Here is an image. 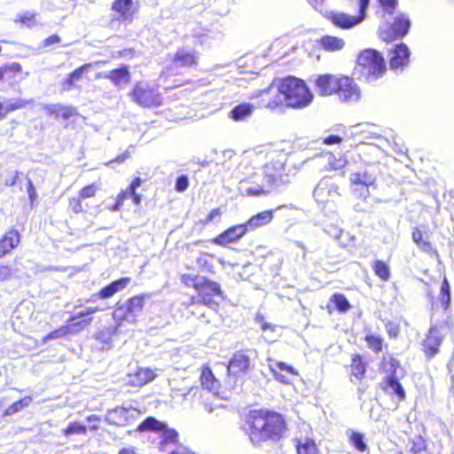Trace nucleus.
Instances as JSON below:
<instances>
[{
  "mask_svg": "<svg viewBox=\"0 0 454 454\" xmlns=\"http://www.w3.org/2000/svg\"><path fill=\"white\" fill-rule=\"evenodd\" d=\"M340 76L333 74H321L315 80V90L323 97L330 96L336 93Z\"/></svg>",
  "mask_w": 454,
  "mask_h": 454,
  "instance_id": "nucleus-17",
  "label": "nucleus"
},
{
  "mask_svg": "<svg viewBox=\"0 0 454 454\" xmlns=\"http://www.w3.org/2000/svg\"><path fill=\"white\" fill-rule=\"evenodd\" d=\"M319 43L321 47L327 51H340L345 45V42L342 38L331 35L323 36Z\"/></svg>",
  "mask_w": 454,
  "mask_h": 454,
  "instance_id": "nucleus-31",
  "label": "nucleus"
},
{
  "mask_svg": "<svg viewBox=\"0 0 454 454\" xmlns=\"http://www.w3.org/2000/svg\"><path fill=\"white\" fill-rule=\"evenodd\" d=\"M12 276V270L9 266L2 265L0 266V280L5 281L10 279Z\"/></svg>",
  "mask_w": 454,
  "mask_h": 454,
  "instance_id": "nucleus-61",
  "label": "nucleus"
},
{
  "mask_svg": "<svg viewBox=\"0 0 454 454\" xmlns=\"http://www.w3.org/2000/svg\"><path fill=\"white\" fill-rule=\"evenodd\" d=\"M196 64V56L193 52L186 51L185 50H179L176 53L172 66L170 67V72L173 74H178V67H192Z\"/></svg>",
  "mask_w": 454,
  "mask_h": 454,
  "instance_id": "nucleus-21",
  "label": "nucleus"
},
{
  "mask_svg": "<svg viewBox=\"0 0 454 454\" xmlns=\"http://www.w3.org/2000/svg\"><path fill=\"white\" fill-rule=\"evenodd\" d=\"M325 231L333 239H339L342 235V230L336 226H329Z\"/></svg>",
  "mask_w": 454,
  "mask_h": 454,
  "instance_id": "nucleus-62",
  "label": "nucleus"
},
{
  "mask_svg": "<svg viewBox=\"0 0 454 454\" xmlns=\"http://www.w3.org/2000/svg\"><path fill=\"white\" fill-rule=\"evenodd\" d=\"M128 96L133 103L145 108L158 107L162 105L163 101L159 89L147 82H137Z\"/></svg>",
  "mask_w": 454,
  "mask_h": 454,
  "instance_id": "nucleus-5",
  "label": "nucleus"
},
{
  "mask_svg": "<svg viewBox=\"0 0 454 454\" xmlns=\"http://www.w3.org/2000/svg\"><path fill=\"white\" fill-rule=\"evenodd\" d=\"M399 362L393 357H385L382 361V369L387 373V380L389 378L398 379Z\"/></svg>",
  "mask_w": 454,
  "mask_h": 454,
  "instance_id": "nucleus-34",
  "label": "nucleus"
},
{
  "mask_svg": "<svg viewBox=\"0 0 454 454\" xmlns=\"http://www.w3.org/2000/svg\"><path fill=\"white\" fill-rule=\"evenodd\" d=\"M189 186V180L186 176L177 177L176 182V190L179 192H184Z\"/></svg>",
  "mask_w": 454,
  "mask_h": 454,
  "instance_id": "nucleus-56",
  "label": "nucleus"
},
{
  "mask_svg": "<svg viewBox=\"0 0 454 454\" xmlns=\"http://www.w3.org/2000/svg\"><path fill=\"white\" fill-rule=\"evenodd\" d=\"M92 65L90 63L84 64L83 66L76 68L74 71L70 73L61 83L62 90H71L75 86L76 82H78L81 80L82 74L88 73Z\"/></svg>",
  "mask_w": 454,
  "mask_h": 454,
  "instance_id": "nucleus-24",
  "label": "nucleus"
},
{
  "mask_svg": "<svg viewBox=\"0 0 454 454\" xmlns=\"http://www.w3.org/2000/svg\"><path fill=\"white\" fill-rule=\"evenodd\" d=\"M382 8L383 16L385 14H393L397 6V0H379Z\"/></svg>",
  "mask_w": 454,
  "mask_h": 454,
  "instance_id": "nucleus-51",
  "label": "nucleus"
},
{
  "mask_svg": "<svg viewBox=\"0 0 454 454\" xmlns=\"http://www.w3.org/2000/svg\"><path fill=\"white\" fill-rule=\"evenodd\" d=\"M32 402V398L30 396H26L23 399H20L15 403H13L10 407H8L4 412V416H11L18 411H21L23 408L27 407Z\"/></svg>",
  "mask_w": 454,
  "mask_h": 454,
  "instance_id": "nucleus-41",
  "label": "nucleus"
},
{
  "mask_svg": "<svg viewBox=\"0 0 454 454\" xmlns=\"http://www.w3.org/2000/svg\"><path fill=\"white\" fill-rule=\"evenodd\" d=\"M376 167L369 164L364 169L351 173L349 176L354 193L362 199L370 195V187L373 186L376 181Z\"/></svg>",
  "mask_w": 454,
  "mask_h": 454,
  "instance_id": "nucleus-7",
  "label": "nucleus"
},
{
  "mask_svg": "<svg viewBox=\"0 0 454 454\" xmlns=\"http://www.w3.org/2000/svg\"><path fill=\"white\" fill-rule=\"evenodd\" d=\"M87 427L79 422L70 423L69 426L63 430L65 436H70L72 434H85Z\"/></svg>",
  "mask_w": 454,
  "mask_h": 454,
  "instance_id": "nucleus-47",
  "label": "nucleus"
},
{
  "mask_svg": "<svg viewBox=\"0 0 454 454\" xmlns=\"http://www.w3.org/2000/svg\"><path fill=\"white\" fill-rule=\"evenodd\" d=\"M60 42V37L57 35H52L43 41V46L47 47Z\"/></svg>",
  "mask_w": 454,
  "mask_h": 454,
  "instance_id": "nucleus-64",
  "label": "nucleus"
},
{
  "mask_svg": "<svg viewBox=\"0 0 454 454\" xmlns=\"http://www.w3.org/2000/svg\"><path fill=\"white\" fill-rule=\"evenodd\" d=\"M98 190V187L95 184L87 185L79 192V197L82 200L92 198L96 195Z\"/></svg>",
  "mask_w": 454,
  "mask_h": 454,
  "instance_id": "nucleus-52",
  "label": "nucleus"
},
{
  "mask_svg": "<svg viewBox=\"0 0 454 454\" xmlns=\"http://www.w3.org/2000/svg\"><path fill=\"white\" fill-rule=\"evenodd\" d=\"M386 389L389 393L396 395L399 400H403L405 398V391L398 382V379L389 378L388 380H386Z\"/></svg>",
  "mask_w": 454,
  "mask_h": 454,
  "instance_id": "nucleus-38",
  "label": "nucleus"
},
{
  "mask_svg": "<svg viewBox=\"0 0 454 454\" xmlns=\"http://www.w3.org/2000/svg\"><path fill=\"white\" fill-rule=\"evenodd\" d=\"M328 162L331 168L335 170L341 169L345 166L348 165L347 159L341 157L336 159L333 154L329 155Z\"/></svg>",
  "mask_w": 454,
  "mask_h": 454,
  "instance_id": "nucleus-53",
  "label": "nucleus"
},
{
  "mask_svg": "<svg viewBox=\"0 0 454 454\" xmlns=\"http://www.w3.org/2000/svg\"><path fill=\"white\" fill-rule=\"evenodd\" d=\"M442 340V335L436 327H431L429 333L424 340V351L428 357H433L439 351V347Z\"/></svg>",
  "mask_w": 454,
  "mask_h": 454,
  "instance_id": "nucleus-20",
  "label": "nucleus"
},
{
  "mask_svg": "<svg viewBox=\"0 0 454 454\" xmlns=\"http://www.w3.org/2000/svg\"><path fill=\"white\" fill-rule=\"evenodd\" d=\"M4 106L6 115L13 111L25 108L27 106L34 103V99H25V98H14V99H6L4 98Z\"/></svg>",
  "mask_w": 454,
  "mask_h": 454,
  "instance_id": "nucleus-33",
  "label": "nucleus"
},
{
  "mask_svg": "<svg viewBox=\"0 0 454 454\" xmlns=\"http://www.w3.org/2000/svg\"><path fill=\"white\" fill-rule=\"evenodd\" d=\"M366 342L371 349L375 352H380L382 349V339L380 336L372 334L366 335Z\"/></svg>",
  "mask_w": 454,
  "mask_h": 454,
  "instance_id": "nucleus-50",
  "label": "nucleus"
},
{
  "mask_svg": "<svg viewBox=\"0 0 454 454\" xmlns=\"http://www.w3.org/2000/svg\"><path fill=\"white\" fill-rule=\"evenodd\" d=\"M238 189L243 196L254 197L270 193V184H258L253 176H250L239 182Z\"/></svg>",
  "mask_w": 454,
  "mask_h": 454,
  "instance_id": "nucleus-16",
  "label": "nucleus"
},
{
  "mask_svg": "<svg viewBox=\"0 0 454 454\" xmlns=\"http://www.w3.org/2000/svg\"><path fill=\"white\" fill-rule=\"evenodd\" d=\"M137 415V411L132 407H116L107 411L106 420L112 425L124 427L129 424Z\"/></svg>",
  "mask_w": 454,
  "mask_h": 454,
  "instance_id": "nucleus-13",
  "label": "nucleus"
},
{
  "mask_svg": "<svg viewBox=\"0 0 454 454\" xmlns=\"http://www.w3.org/2000/svg\"><path fill=\"white\" fill-rule=\"evenodd\" d=\"M411 450L413 453L420 454L426 450V447H427L426 441L420 435L414 436L411 441Z\"/></svg>",
  "mask_w": 454,
  "mask_h": 454,
  "instance_id": "nucleus-48",
  "label": "nucleus"
},
{
  "mask_svg": "<svg viewBox=\"0 0 454 454\" xmlns=\"http://www.w3.org/2000/svg\"><path fill=\"white\" fill-rule=\"evenodd\" d=\"M365 372V365L359 356H355L351 364V374L356 379H361Z\"/></svg>",
  "mask_w": 454,
  "mask_h": 454,
  "instance_id": "nucleus-43",
  "label": "nucleus"
},
{
  "mask_svg": "<svg viewBox=\"0 0 454 454\" xmlns=\"http://www.w3.org/2000/svg\"><path fill=\"white\" fill-rule=\"evenodd\" d=\"M155 378L153 371L148 368H138L134 373H129L127 382L134 387H142Z\"/></svg>",
  "mask_w": 454,
  "mask_h": 454,
  "instance_id": "nucleus-22",
  "label": "nucleus"
},
{
  "mask_svg": "<svg viewBox=\"0 0 454 454\" xmlns=\"http://www.w3.org/2000/svg\"><path fill=\"white\" fill-rule=\"evenodd\" d=\"M130 283L129 278H122L112 282L110 285L105 286L100 290L98 296L102 299H107L114 296L116 293L125 289Z\"/></svg>",
  "mask_w": 454,
  "mask_h": 454,
  "instance_id": "nucleus-25",
  "label": "nucleus"
},
{
  "mask_svg": "<svg viewBox=\"0 0 454 454\" xmlns=\"http://www.w3.org/2000/svg\"><path fill=\"white\" fill-rule=\"evenodd\" d=\"M331 301L334 303L338 310L340 312H346L350 308L348 299L341 294H334L331 297Z\"/></svg>",
  "mask_w": 454,
  "mask_h": 454,
  "instance_id": "nucleus-45",
  "label": "nucleus"
},
{
  "mask_svg": "<svg viewBox=\"0 0 454 454\" xmlns=\"http://www.w3.org/2000/svg\"><path fill=\"white\" fill-rule=\"evenodd\" d=\"M76 114L75 108L68 106L61 105L59 110V117H62L64 120H69Z\"/></svg>",
  "mask_w": 454,
  "mask_h": 454,
  "instance_id": "nucleus-54",
  "label": "nucleus"
},
{
  "mask_svg": "<svg viewBox=\"0 0 454 454\" xmlns=\"http://www.w3.org/2000/svg\"><path fill=\"white\" fill-rule=\"evenodd\" d=\"M98 310H99V309L98 307L87 308L86 309L82 310V311L78 312L75 316L72 317L71 321H75L78 318L84 317L93 314Z\"/></svg>",
  "mask_w": 454,
  "mask_h": 454,
  "instance_id": "nucleus-59",
  "label": "nucleus"
},
{
  "mask_svg": "<svg viewBox=\"0 0 454 454\" xmlns=\"http://www.w3.org/2000/svg\"><path fill=\"white\" fill-rule=\"evenodd\" d=\"M182 283L188 286V287H193L194 289L198 290V287H200V284L201 281H203L202 276H197V275H191V274H184L181 277Z\"/></svg>",
  "mask_w": 454,
  "mask_h": 454,
  "instance_id": "nucleus-46",
  "label": "nucleus"
},
{
  "mask_svg": "<svg viewBox=\"0 0 454 454\" xmlns=\"http://www.w3.org/2000/svg\"><path fill=\"white\" fill-rule=\"evenodd\" d=\"M296 449L298 454H318L315 442L309 438L298 441Z\"/></svg>",
  "mask_w": 454,
  "mask_h": 454,
  "instance_id": "nucleus-36",
  "label": "nucleus"
},
{
  "mask_svg": "<svg viewBox=\"0 0 454 454\" xmlns=\"http://www.w3.org/2000/svg\"><path fill=\"white\" fill-rule=\"evenodd\" d=\"M277 97L267 103L266 106L274 109L284 102L289 107L304 108L313 99V94L303 80L289 76L278 82Z\"/></svg>",
  "mask_w": 454,
  "mask_h": 454,
  "instance_id": "nucleus-2",
  "label": "nucleus"
},
{
  "mask_svg": "<svg viewBox=\"0 0 454 454\" xmlns=\"http://www.w3.org/2000/svg\"><path fill=\"white\" fill-rule=\"evenodd\" d=\"M14 21L29 28L41 25L37 20V15L29 12L18 15Z\"/></svg>",
  "mask_w": 454,
  "mask_h": 454,
  "instance_id": "nucleus-37",
  "label": "nucleus"
},
{
  "mask_svg": "<svg viewBox=\"0 0 454 454\" xmlns=\"http://www.w3.org/2000/svg\"><path fill=\"white\" fill-rule=\"evenodd\" d=\"M313 196L318 204L325 205L340 196V188L331 177H324L314 189Z\"/></svg>",
  "mask_w": 454,
  "mask_h": 454,
  "instance_id": "nucleus-9",
  "label": "nucleus"
},
{
  "mask_svg": "<svg viewBox=\"0 0 454 454\" xmlns=\"http://www.w3.org/2000/svg\"><path fill=\"white\" fill-rule=\"evenodd\" d=\"M372 269L376 276L384 281L390 278V269L388 265L380 260H376L372 264Z\"/></svg>",
  "mask_w": 454,
  "mask_h": 454,
  "instance_id": "nucleus-39",
  "label": "nucleus"
},
{
  "mask_svg": "<svg viewBox=\"0 0 454 454\" xmlns=\"http://www.w3.org/2000/svg\"><path fill=\"white\" fill-rule=\"evenodd\" d=\"M212 295H200L201 303L213 309H216L218 307V302L215 301Z\"/></svg>",
  "mask_w": 454,
  "mask_h": 454,
  "instance_id": "nucleus-58",
  "label": "nucleus"
},
{
  "mask_svg": "<svg viewBox=\"0 0 454 454\" xmlns=\"http://www.w3.org/2000/svg\"><path fill=\"white\" fill-rule=\"evenodd\" d=\"M132 5V0H116L112 5V9L118 12L122 20H126L131 16Z\"/></svg>",
  "mask_w": 454,
  "mask_h": 454,
  "instance_id": "nucleus-32",
  "label": "nucleus"
},
{
  "mask_svg": "<svg viewBox=\"0 0 454 454\" xmlns=\"http://www.w3.org/2000/svg\"><path fill=\"white\" fill-rule=\"evenodd\" d=\"M200 295H212L222 296V290L218 283L207 279L203 277V281L200 282L198 287Z\"/></svg>",
  "mask_w": 454,
  "mask_h": 454,
  "instance_id": "nucleus-30",
  "label": "nucleus"
},
{
  "mask_svg": "<svg viewBox=\"0 0 454 454\" xmlns=\"http://www.w3.org/2000/svg\"><path fill=\"white\" fill-rule=\"evenodd\" d=\"M144 303V296H134L128 300L125 309L124 308L120 307L114 311V317L123 318L127 321H134L137 314L143 309Z\"/></svg>",
  "mask_w": 454,
  "mask_h": 454,
  "instance_id": "nucleus-14",
  "label": "nucleus"
},
{
  "mask_svg": "<svg viewBox=\"0 0 454 454\" xmlns=\"http://www.w3.org/2000/svg\"><path fill=\"white\" fill-rule=\"evenodd\" d=\"M104 77L109 79L115 86L128 84L130 82V74L127 67L114 69L105 74Z\"/></svg>",
  "mask_w": 454,
  "mask_h": 454,
  "instance_id": "nucleus-28",
  "label": "nucleus"
},
{
  "mask_svg": "<svg viewBox=\"0 0 454 454\" xmlns=\"http://www.w3.org/2000/svg\"><path fill=\"white\" fill-rule=\"evenodd\" d=\"M61 105H44L43 109L47 112L49 115H54L56 118L59 117V110Z\"/></svg>",
  "mask_w": 454,
  "mask_h": 454,
  "instance_id": "nucleus-60",
  "label": "nucleus"
},
{
  "mask_svg": "<svg viewBox=\"0 0 454 454\" xmlns=\"http://www.w3.org/2000/svg\"><path fill=\"white\" fill-rule=\"evenodd\" d=\"M247 229L245 224H238L226 230L219 236L214 239L213 242L216 245L225 246L228 243L235 242L242 238L247 232Z\"/></svg>",
  "mask_w": 454,
  "mask_h": 454,
  "instance_id": "nucleus-19",
  "label": "nucleus"
},
{
  "mask_svg": "<svg viewBox=\"0 0 454 454\" xmlns=\"http://www.w3.org/2000/svg\"><path fill=\"white\" fill-rule=\"evenodd\" d=\"M256 357V351L254 349H246L237 351L229 362L227 368L230 375H239V373H246L251 368L252 362Z\"/></svg>",
  "mask_w": 454,
  "mask_h": 454,
  "instance_id": "nucleus-11",
  "label": "nucleus"
},
{
  "mask_svg": "<svg viewBox=\"0 0 454 454\" xmlns=\"http://www.w3.org/2000/svg\"><path fill=\"white\" fill-rule=\"evenodd\" d=\"M142 184V179L140 177H136L130 185L125 190L122 191L118 196L117 199H121V201L124 203V200L131 198L132 194H134V191H136Z\"/></svg>",
  "mask_w": 454,
  "mask_h": 454,
  "instance_id": "nucleus-44",
  "label": "nucleus"
},
{
  "mask_svg": "<svg viewBox=\"0 0 454 454\" xmlns=\"http://www.w3.org/2000/svg\"><path fill=\"white\" fill-rule=\"evenodd\" d=\"M347 436L349 439L350 443L358 450L365 451L367 450V444L364 442V436L361 433L356 432L352 429H348L346 432Z\"/></svg>",
  "mask_w": 454,
  "mask_h": 454,
  "instance_id": "nucleus-35",
  "label": "nucleus"
},
{
  "mask_svg": "<svg viewBox=\"0 0 454 454\" xmlns=\"http://www.w3.org/2000/svg\"><path fill=\"white\" fill-rule=\"evenodd\" d=\"M243 430L254 446L266 442H277L282 438L286 423L282 416L262 410L252 411L247 418Z\"/></svg>",
  "mask_w": 454,
  "mask_h": 454,
  "instance_id": "nucleus-1",
  "label": "nucleus"
},
{
  "mask_svg": "<svg viewBox=\"0 0 454 454\" xmlns=\"http://www.w3.org/2000/svg\"><path fill=\"white\" fill-rule=\"evenodd\" d=\"M82 199L78 196V198H73L70 200L69 206L72 211L75 214L82 212L83 208L81 203Z\"/></svg>",
  "mask_w": 454,
  "mask_h": 454,
  "instance_id": "nucleus-57",
  "label": "nucleus"
},
{
  "mask_svg": "<svg viewBox=\"0 0 454 454\" xmlns=\"http://www.w3.org/2000/svg\"><path fill=\"white\" fill-rule=\"evenodd\" d=\"M339 99L344 103H356L360 99V90L353 79L348 76H340L336 93Z\"/></svg>",
  "mask_w": 454,
  "mask_h": 454,
  "instance_id": "nucleus-12",
  "label": "nucleus"
},
{
  "mask_svg": "<svg viewBox=\"0 0 454 454\" xmlns=\"http://www.w3.org/2000/svg\"><path fill=\"white\" fill-rule=\"evenodd\" d=\"M140 431H153L160 434L159 449L165 451L168 446L178 443L179 434L174 428H169L165 422L160 421L153 417H148L138 427Z\"/></svg>",
  "mask_w": 454,
  "mask_h": 454,
  "instance_id": "nucleus-6",
  "label": "nucleus"
},
{
  "mask_svg": "<svg viewBox=\"0 0 454 454\" xmlns=\"http://www.w3.org/2000/svg\"><path fill=\"white\" fill-rule=\"evenodd\" d=\"M92 322V317L83 319L78 322L71 321V318L68 320V324L67 327L68 328L69 335L76 334L89 326Z\"/></svg>",
  "mask_w": 454,
  "mask_h": 454,
  "instance_id": "nucleus-42",
  "label": "nucleus"
},
{
  "mask_svg": "<svg viewBox=\"0 0 454 454\" xmlns=\"http://www.w3.org/2000/svg\"><path fill=\"white\" fill-rule=\"evenodd\" d=\"M270 162L266 163L260 173L252 175L258 184H270V192L285 184L284 172L287 154L283 151H272L269 153Z\"/></svg>",
  "mask_w": 454,
  "mask_h": 454,
  "instance_id": "nucleus-3",
  "label": "nucleus"
},
{
  "mask_svg": "<svg viewBox=\"0 0 454 454\" xmlns=\"http://www.w3.org/2000/svg\"><path fill=\"white\" fill-rule=\"evenodd\" d=\"M389 66L393 70L403 69L409 63L410 51L406 44H396L390 50Z\"/></svg>",
  "mask_w": 454,
  "mask_h": 454,
  "instance_id": "nucleus-18",
  "label": "nucleus"
},
{
  "mask_svg": "<svg viewBox=\"0 0 454 454\" xmlns=\"http://www.w3.org/2000/svg\"><path fill=\"white\" fill-rule=\"evenodd\" d=\"M169 454H195L189 448L184 445H176V449L170 451Z\"/></svg>",
  "mask_w": 454,
  "mask_h": 454,
  "instance_id": "nucleus-63",
  "label": "nucleus"
},
{
  "mask_svg": "<svg viewBox=\"0 0 454 454\" xmlns=\"http://www.w3.org/2000/svg\"><path fill=\"white\" fill-rule=\"evenodd\" d=\"M370 0H359V15L350 16L341 12H327L326 17L335 26L341 28H350L360 22H362L365 17V12Z\"/></svg>",
  "mask_w": 454,
  "mask_h": 454,
  "instance_id": "nucleus-10",
  "label": "nucleus"
},
{
  "mask_svg": "<svg viewBox=\"0 0 454 454\" xmlns=\"http://www.w3.org/2000/svg\"><path fill=\"white\" fill-rule=\"evenodd\" d=\"M411 27V20L407 14L398 13L391 26L384 25L380 27V36L384 41H392L395 38L405 36Z\"/></svg>",
  "mask_w": 454,
  "mask_h": 454,
  "instance_id": "nucleus-8",
  "label": "nucleus"
},
{
  "mask_svg": "<svg viewBox=\"0 0 454 454\" xmlns=\"http://www.w3.org/2000/svg\"><path fill=\"white\" fill-rule=\"evenodd\" d=\"M412 240L423 251L429 253L432 251V245L429 241L423 239V234L419 228H414L412 231Z\"/></svg>",
  "mask_w": 454,
  "mask_h": 454,
  "instance_id": "nucleus-40",
  "label": "nucleus"
},
{
  "mask_svg": "<svg viewBox=\"0 0 454 454\" xmlns=\"http://www.w3.org/2000/svg\"><path fill=\"white\" fill-rule=\"evenodd\" d=\"M68 335V328L67 327V325H63L57 330L51 332L48 335H46L43 338V343H46L50 340L61 339Z\"/></svg>",
  "mask_w": 454,
  "mask_h": 454,
  "instance_id": "nucleus-49",
  "label": "nucleus"
},
{
  "mask_svg": "<svg viewBox=\"0 0 454 454\" xmlns=\"http://www.w3.org/2000/svg\"><path fill=\"white\" fill-rule=\"evenodd\" d=\"M357 64L361 67L362 74L369 82L380 78L386 72L383 57L375 50H364L357 57Z\"/></svg>",
  "mask_w": 454,
  "mask_h": 454,
  "instance_id": "nucleus-4",
  "label": "nucleus"
},
{
  "mask_svg": "<svg viewBox=\"0 0 454 454\" xmlns=\"http://www.w3.org/2000/svg\"><path fill=\"white\" fill-rule=\"evenodd\" d=\"M269 367L276 380L289 384L298 375V372L291 365L279 361L269 360Z\"/></svg>",
  "mask_w": 454,
  "mask_h": 454,
  "instance_id": "nucleus-15",
  "label": "nucleus"
},
{
  "mask_svg": "<svg viewBox=\"0 0 454 454\" xmlns=\"http://www.w3.org/2000/svg\"><path fill=\"white\" fill-rule=\"evenodd\" d=\"M255 107L249 103H243L236 106L231 112L230 117L235 121H242L249 118Z\"/></svg>",
  "mask_w": 454,
  "mask_h": 454,
  "instance_id": "nucleus-29",
  "label": "nucleus"
},
{
  "mask_svg": "<svg viewBox=\"0 0 454 454\" xmlns=\"http://www.w3.org/2000/svg\"><path fill=\"white\" fill-rule=\"evenodd\" d=\"M273 210H265L253 215L247 223L245 226L248 231H254L260 227H262L273 219Z\"/></svg>",
  "mask_w": 454,
  "mask_h": 454,
  "instance_id": "nucleus-23",
  "label": "nucleus"
},
{
  "mask_svg": "<svg viewBox=\"0 0 454 454\" xmlns=\"http://www.w3.org/2000/svg\"><path fill=\"white\" fill-rule=\"evenodd\" d=\"M200 382L203 388L207 389L214 395H218L220 382L207 367L202 369L200 373Z\"/></svg>",
  "mask_w": 454,
  "mask_h": 454,
  "instance_id": "nucleus-27",
  "label": "nucleus"
},
{
  "mask_svg": "<svg viewBox=\"0 0 454 454\" xmlns=\"http://www.w3.org/2000/svg\"><path fill=\"white\" fill-rule=\"evenodd\" d=\"M20 243V234L17 231H8L0 240V258L15 248Z\"/></svg>",
  "mask_w": 454,
  "mask_h": 454,
  "instance_id": "nucleus-26",
  "label": "nucleus"
},
{
  "mask_svg": "<svg viewBox=\"0 0 454 454\" xmlns=\"http://www.w3.org/2000/svg\"><path fill=\"white\" fill-rule=\"evenodd\" d=\"M96 338L99 340H101L105 345L107 346V348H109V346L112 342L111 338V331L110 329H105L97 333Z\"/></svg>",
  "mask_w": 454,
  "mask_h": 454,
  "instance_id": "nucleus-55",
  "label": "nucleus"
}]
</instances>
